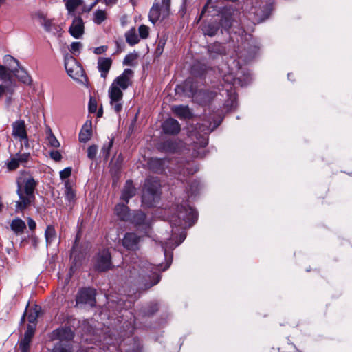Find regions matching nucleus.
<instances>
[{"mask_svg": "<svg viewBox=\"0 0 352 352\" xmlns=\"http://www.w3.org/2000/svg\"><path fill=\"white\" fill-rule=\"evenodd\" d=\"M98 153V148L95 145L90 146L87 149V157L90 160L95 159Z\"/></svg>", "mask_w": 352, "mask_h": 352, "instance_id": "37998d69", "label": "nucleus"}, {"mask_svg": "<svg viewBox=\"0 0 352 352\" xmlns=\"http://www.w3.org/2000/svg\"><path fill=\"white\" fill-rule=\"evenodd\" d=\"M171 262H172V258H170L168 261H166V266L164 268H162V265H157V266L154 267L151 264H148V266L146 267V268L151 270V272L153 273V276H155V280L153 282H152L151 284H149L148 286H146V289L150 288L151 287L158 283V282L160 280V276L159 274H157V272L166 270V269H168L170 267Z\"/></svg>", "mask_w": 352, "mask_h": 352, "instance_id": "f3484780", "label": "nucleus"}, {"mask_svg": "<svg viewBox=\"0 0 352 352\" xmlns=\"http://www.w3.org/2000/svg\"><path fill=\"white\" fill-rule=\"evenodd\" d=\"M250 77L249 75L245 76V79L243 81L240 77L236 78L232 73L225 74L223 76V80L228 84L232 85H240L241 87L246 85L250 81Z\"/></svg>", "mask_w": 352, "mask_h": 352, "instance_id": "a211bd4d", "label": "nucleus"}, {"mask_svg": "<svg viewBox=\"0 0 352 352\" xmlns=\"http://www.w3.org/2000/svg\"><path fill=\"white\" fill-rule=\"evenodd\" d=\"M135 194V188H134L131 181H127L122 190L121 199L126 203H128L130 198Z\"/></svg>", "mask_w": 352, "mask_h": 352, "instance_id": "4be33fe9", "label": "nucleus"}, {"mask_svg": "<svg viewBox=\"0 0 352 352\" xmlns=\"http://www.w3.org/2000/svg\"><path fill=\"white\" fill-rule=\"evenodd\" d=\"M272 9V5L267 4L263 1L256 0L255 6L251 9V13L254 14V20L259 23L269 17Z\"/></svg>", "mask_w": 352, "mask_h": 352, "instance_id": "1a4fd4ad", "label": "nucleus"}, {"mask_svg": "<svg viewBox=\"0 0 352 352\" xmlns=\"http://www.w3.org/2000/svg\"><path fill=\"white\" fill-rule=\"evenodd\" d=\"M176 234V232L173 230V236L170 239H169L168 241L166 242L162 245V249L164 252L165 256H167V252L168 250H171L175 248L176 246H178L179 244H181L184 239H186V233L184 231H182L179 233V239L175 240V235Z\"/></svg>", "mask_w": 352, "mask_h": 352, "instance_id": "2eb2a0df", "label": "nucleus"}, {"mask_svg": "<svg viewBox=\"0 0 352 352\" xmlns=\"http://www.w3.org/2000/svg\"><path fill=\"white\" fill-rule=\"evenodd\" d=\"M190 82V80H186V83H185V87H187L188 86V84Z\"/></svg>", "mask_w": 352, "mask_h": 352, "instance_id": "0e129e2a", "label": "nucleus"}, {"mask_svg": "<svg viewBox=\"0 0 352 352\" xmlns=\"http://www.w3.org/2000/svg\"><path fill=\"white\" fill-rule=\"evenodd\" d=\"M125 36L127 43L131 45H135L139 42L138 36L134 28H132L130 30H129L126 33Z\"/></svg>", "mask_w": 352, "mask_h": 352, "instance_id": "c85d7f7f", "label": "nucleus"}, {"mask_svg": "<svg viewBox=\"0 0 352 352\" xmlns=\"http://www.w3.org/2000/svg\"><path fill=\"white\" fill-rule=\"evenodd\" d=\"M111 256L107 250L100 252L96 257L95 268L100 272L109 270L111 268Z\"/></svg>", "mask_w": 352, "mask_h": 352, "instance_id": "9b49d317", "label": "nucleus"}, {"mask_svg": "<svg viewBox=\"0 0 352 352\" xmlns=\"http://www.w3.org/2000/svg\"><path fill=\"white\" fill-rule=\"evenodd\" d=\"M115 214L122 221H129L131 219L129 208L125 204H117L115 207Z\"/></svg>", "mask_w": 352, "mask_h": 352, "instance_id": "412c9836", "label": "nucleus"}, {"mask_svg": "<svg viewBox=\"0 0 352 352\" xmlns=\"http://www.w3.org/2000/svg\"><path fill=\"white\" fill-rule=\"evenodd\" d=\"M227 106H230V104L228 103L226 104ZM236 107V97L235 96H232L231 98V104H230V109H234Z\"/></svg>", "mask_w": 352, "mask_h": 352, "instance_id": "4d7b16f0", "label": "nucleus"}, {"mask_svg": "<svg viewBox=\"0 0 352 352\" xmlns=\"http://www.w3.org/2000/svg\"><path fill=\"white\" fill-rule=\"evenodd\" d=\"M84 23L81 17L75 16L69 32L70 34L76 38H79L84 34Z\"/></svg>", "mask_w": 352, "mask_h": 352, "instance_id": "ddd939ff", "label": "nucleus"}, {"mask_svg": "<svg viewBox=\"0 0 352 352\" xmlns=\"http://www.w3.org/2000/svg\"><path fill=\"white\" fill-rule=\"evenodd\" d=\"M102 113V110H101V109H100V110H99V111L98 112V117L101 116Z\"/></svg>", "mask_w": 352, "mask_h": 352, "instance_id": "680f3d73", "label": "nucleus"}, {"mask_svg": "<svg viewBox=\"0 0 352 352\" xmlns=\"http://www.w3.org/2000/svg\"><path fill=\"white\" fill-rule=\"evenodd\" d=\"M54 336H56L60 340V343L55 346L52 352H71L69 346L61 344L63 341H68L73 338L74 333L70 328L58 329L54 332Z\"/></svg>", "mask_w": 352, "mask_h": 352, "instance_id": "423d86ee", "label": "nucleus"}, {"mask_svg": "<svg viewBox=\"0 0 352 352\" xmlns=\"http://www.w3.org/2000/svg\"><path fill=\"white\" fill-rule=\"evenodd\" d=\"M197 171V168L196 166L192 167V166L191 164H187L183 168L182 170H181L179 173L178 179L180 180H183V178L182 176V174L184 175V177L186 175V173H187V175H192V174L195 173Z\"/></svg>", "mask_w": 352, "mask_h": 352, "instance_id": "473e14b6", "label": "nucleus"}, {"mask_svg": "<svg viewBox=\"0 0 352 352\" xmlns=\"http://www.w3.org/2000/svg\"><path fill=\"white\" fill-rule=\"evenodd\" d=\"M95 290L92 289H82L79 291L76 296V304H88L90 306L95 305Z\"/></svg>", "mask_w": 352, "mask_h": 352, "instance_id": "f8f14e48", "label": "nucleus"}, {"mask_svg": "<svg viewBox=\"0 0 352 352\" xmlns=\"http://www.w3.org/2000/svg\"><path fill=\"white\" fill-rule=\"evenodd\" d=\"M45 235L47 245H50L56 238V233L54 228L51 226H47V228L45 230Z\"/></svg>", "mask_w": 352, "mask_h": 352, "instance_id": "c756f323", "label": "nucleus"}, {"mask_svg": "<svg viewBox=\"0 0 352 352\" xmlns=\"http://www.w3.org/2000/svg\"><path fill=\"white\" fill-rule=\"evenodd\" d=\"M170 0H162L161 2L153 5L149 12V20L155 24L160 20H163L170 14Z\"/></svg>", "mask_w": 352, "mask_h": 352, "instance_id": "20e7f679", "label": "nucleus"}, {"mask_svg": "<svg viewBox=\"0 0 352 352\" xmlns=\"http://www.w3.org/2000/svg\"><path fill=\"white\" fill-rule=\"evenodd\" d=\"M173 112L179 118H189L191 116V113L187 106L178 105L173 106L171 108Z\"/></svg>", "mask_w": 352, "mask_h": 352, "instance_id": "b1692460", "label": "nucleus"}, {"mask_svg": "<svg viewBox=\"0 0 352 352\" xmlns=\"http://www.w3.org/2000/svg\"><path fill=\"white\" fill-rule=\"evenodd\" d=\"M98 3V1H96L94 3L91 4V6H90V8L87 10V11H89L92 9L93 7H94Z\"/></svg>", "mask_w": 352, "mask_h": 352, "instance_id": "052dcab7", "label": "nucleus"}, {"mask_svg": "<svg viewBox=\"0 0 352 352\" xmlns=\"http://www.w3.org/2000/svg\"><path fill=\"white\" fill-rule=\"evenodd\" d=\"M12 74H14L19 80L25 84H29L31 82L30 76L19 65L16 66L12 69Z\"/></svg>", "mask_w": 352, "mask_h": 352, "instance_id": "5701e85b", "label": "nucleus"}, {"mask_svg": "<svg viewBox=\"0 0 352 352\" xmlns=\"http://www.w3.org/2000/svg\"><path fill=\"white\" fill-rule=\"evenodd\" d=\"M111 64L112 60L110 58H99L98 61V68L101 73V76L102 78H106Z\"/></svg>", "mask_w": 352, "mask_h": 352, "instance_id": "aec40b11", "label": "nucleus"}, {"mask_svg": "<svg viewBox=\"0 0 352 352\" xmlns=\"http://www.w3.org/2000/svg\"><path fill=\"white\" fill-rule=\"evenodd\" d=\"M206 6L204 8V10H203V11H202L201 14H203L204 12H205V10H206Z\"/></svg>", "mask_w": 352, "mask_h": 352, "instance_id": "69168bd1", "label": "nucleus"}, {"mask_svg": "<svg viewBox=\"0 0 352 352\" xmlns=\"http://www.w3.org/2000/svg\"><path fill=\"white\" fill-rule=\"evenodd\" d=\"M218 30V25L213 23H208V25H206L203 28L204 34L210 36H214L217 33Z\"/></svg>", "mask_w": 352, "mask_h": 352, "instance_id": "72a5a7b5", "label": "nucleus"}, {"mask_svg": "<svg viewBox=\"0 0 352 352\" xmlns=\"http://www.w3.org/2000/svg\"><path fill=\"white\" fill-rule=\"evenodd\" d=\"M82 44L80 42H73L71 44L69 50L72 54H76V53H79Z\"/></svg>", "mask_w": 352, "mask_h": 352, "instance_id": "a18cd8bd", "label": "nucleus"}, {"mask_svg": "<svg viewBox=\"0 0 352 352\" xmlns=\"http://www.w3.org/2000/svg\"><path fill=\"white\" fill-rule=\"evenodd\" d=\"M164 161L161 159H151L148 165L151 168L153 169L155 172H158L162 169V165Z\"/></svg>", "mask_w": 352, "mask_h": 352, "instance_id": "c9c22d12", "label": "nucleus"}, {"mask_svg": "<svg viewBox=\"0 0 352 352\" xmlns=\"http://www.w3.org/2000/svg\"><path fill=\"white\" fill-rule=\"evenodd\" d=\"M140 237L134 233H126L122 240V245L130 250H136L139 248Z\"/></svg>", "mask_w": 352, "mask_h": 352, "instance_id": "4468645a", "label": "nucleus"}, {"mask_svg": "<svg viewBox=\"0 0 352 352\" xmlns=\"http://www.w3.org/2000/svg\"><path fill=\"white\" fill-rule=\"evenodd\" d=\"M221 25L223 28L228 29L229 28H230L232 24L230 20L226 17L221 19Z\"/></svg>", "mask_w": 352, "mask_h": 352, "instance_id": "864d4df0", "label": "nucleus"}, {"mask_svg": "<svg viewBox=\"0 0 352 352\" xmlns=\"http://www.w3.org/2000/svg\"><path fill=\"white\" fill-rule=\"evenodd\" d=\"M218 124H214L212 125L211 123L209 125H204L199 126V130L203 133L199 138V142H195L194 144V152L193 155L195 157H204L206 155L205 147L208 145V134L212 131Z\"/></svg>", "mask_w": 352, "mask_h": 352, "instance_id": "39448f33", "label": "nucleus"}, {"mask_svg": "<svg viewBox=\"0 0 352 352\" xmlns=\"http://www.w3.org/2000/svg\"><path fill=\"white\" fill-rule=\"evenodd\" d=\"M47 140L50 144V145L54 148H58L60 146V143L58 141V140L56 138V137L52 134L50 133L47 136Z\"/></svg>", "mask_w": 352, "mask_h": 352, "instance_id": "79ce46f5", "label": "nucleus"}, {"mask_svg": "<svg viewBox=\"0 0 352 352\" xmlns=\"http://www.w3.org/2000/svg\"><path fill=\"white\" fill-rule=\"evenodd\" d=\"M71 173L72 168L69 167L65 168V169L60 172V177L61 179H65L71 175Z\"/></svg>", "mask_w": 352, "mask_h": 352, "instance_id": "de8ad7c7", "label": "nucleus"}, {"mask_svg": "<svg viewBox=\"0 0 352 352\" xmlns=\"http://www.w3.org/2000/svg\"><path fill=\"white\" fill-rule=\"evenodd\" d=\"M107 19V13L104 10H97L94 13L93 21L100 25Z\"/></svg>", "mask_w": 352, "mask_h": 352, "instance_id": "cd10ccee", "label": "nucleus"}, {"mask_svg": "<svg viewBox=\"0 0 352 352\" xmlns=\"http://www.w3.org/2000/svg\"><path fill=\"white\" fill-rule=\"evenodd\" d=\"M30 157L29 153L17 154L6 163L7 168L9 170H16L20 164L25 163Z\"/></svg>", "mask_w": 352, "mask_h": 352, "instance_id": "dca6fc26", "label": "nucleus"}, {"mask_svg": "<svg viewBox=\"0 0 352 352\" xmlns=\"http://www.w3.org/2000/svg\"><path fill=\"white\" fill-rule=\"evenodd\" d=\"M28 225L29 228L31 230H34L36 228V222L31 218H28Z\"/></svg>", "mask_w": 352, "mask_h": 352, "instance_id": "6e6d98bb", "label": "nucleus"}, {"mask_svg": "<svg viewBox=\"0 0 352 352\" xmlns=\"http://www.w3.org/2000/svg\"><path fill=\"white\" fill-rule=\"evenodd\" d=\"M6 0H0V6H1L4 3Z\"/></svg>", "mask_w": 352, "mask_h": 352, "instance_id": "e2e57ef3", "label": "nucleus"}, {"mask_svg": "<svg viewBox=\"0 0 352 352\" xmlns=\"http://www.w3.org/2000/svg\"><path fill=\"white\" fill-rule=\"evenodd\" d=\"M69 14L74 15L75 10L82 4V0H65Z\"/></svg>", "mask_w": 352, "mask_h": 352, "instance_id": "bb28decb", "label": "nucleus"}, {"mask_svg": "<svg viewBox=\"0 0 352 352\" xmlns=\"http://www.w3.org/2000/svg\"><path fill=\"white\" fill-rule=\"evenodd\" d=\"M12 136L20 141L21 146L25 148L30 147L26 131L25 124L23 120H17L12 123Z\"/></svg>", "mask_w": 352, "mask_h": 352, "instance_id": "6e6552de", "label": "nucleus"}, {"mask_svg": "<svg viewBox=\"0 0 352 352\" xmlns=\"http://www.w3.org/2000/svg\"><path fill=\"white\" fill-rule=\"evenodd\" d=\"M139 34L140 36L142 38H146L148 36L149 34V28L145 25H141L139 28Z\"/></svg>", "mask_w": 352, "mask_h": 352, "instance_id": "a19ab883", "label": "nucleus"}, {"mask_svg": "<svg viewBox=\"0 0 352 352\" xmlns=\"http://www.w3.org/2000/svg\"><path fill=\"white\" fill-rule=\"evenodd\" d=\"M3 61L4 63H8L9 65H10L11 63H15L16 66L19 67V61L10 55H6L3 57Z\"/></svg>", "mask_w": 352, "mask_h": 352, "instance_id": "8fccbe9b", "label": "nucleus"}, {"mask_svg": "<svg viewBox=\"0 0 352 352\" xmlns=\"http://www.w3.org/2000/svg\"><path fill=\"white\" fill-rule=\"evenodd\" d=\"M40 311V307L38 306H35L33 309H30L29 313L28 314V320L30 324L35 325L37 318L38 316V314Z\"/></svg>", "mask_w": 352, "mask_h": 352, "instance_id": "2f4dec72", "label": "nucleus"}, {"mask_svg": "<svg viewBox=\"0 0 352 352\" xmlns=\"http://www.w3.org/2000/svg\"><path fill=\"white\" fill-rule=\"evenodd\" d=\"M12 69H8L0 65V79L2 80H10L12 77Z\"/></svg>", "mask_w": 352, "mask_h": 352, "instance_id": "f704fd0d", "label": "nucleus"}, {"mask_svg": "<svg viewBox=\"0 0 352 352\" xmlns=\"http://www.w3.org/2000/svg\"><path fill=\"white\" fill-rule=\"evenodd\" d=\"M107 47L104 46V45L100 46V47H96L94 49V52L96 54H101L107 50Z\"/></svg>", "mask_w": 352, "mask_h": 352, "instance_id": "5fc2aeb1", "label": "nucleus"}, {"mask_svg": "<svg viewBox=\"0 0 352 352\" xmlns=\"http://www.w3.org/2000/svg\"><path fill=\"white\" fill-rule=\"evenodd\" d=\"M50 157L56 162H58L61 160L62 155L58 151H52L50 152Z\"/></svg>", "mask_w": 352, "mask_h": 352, "instance_id": "603ef678", "label": "nucleus"}, {"mask_svg": "<svg viewBox=\"0 0 352 352\" xmlns=\"http://www.w3.org/2000/svg\"><path fill=\"white\" fill-rule=\"evenodd\" d=\"M6 91V87L3 85H0V99L3 96Z\"/></svg>", "mask_w": 352, "mask_h": 352, "instance_id": "bf43d9fd", "label": "nucleus"}, {"mask_svg": "<svg viewBox=\"0 0 352 352\" xmlns=\"http://www.w3.org/2000/svg\"><path fill=\"white\" fill-rule=\"evenodd\" d=\"M138 55L136 54H127L123 60V64L124 65H133L135 60H136Z\"/></svg>", "mask_w": 352, "mask_h": 352, "instance_id": "4c0bfd02", "label": "nucleus"}, {"mask_svg": "<svg viewBox=\"0 0 352 352\" xmlns=\"http://www.w3.org/2000/svg\"><path fill=\"white\" fill-rule=\"evenodd\" d=\"M36 186V181L28 173L21 174L17 179L16 193L19 200L16 201L15 204L16 212H23L34 203Z\"/></svg>", "mask_w": 352, "mask_h": 352, "instance_id": "f03ea898", "label": "nucleus"}, {"mask_svg": "<svg viewBox=\"0 0 352 352\" xmlns=\"http://www.w3.org/2000/svg\"><path fill=\"white\" fill-rule=\"evenodd\" d=\"M65 67L68 75L74 80H79L83 76L84 71L81 65L72 56L65 58Z\"/></svg>", "mask_w": 352, "mask_h": 352, "instance_id": "9d476101", "label": "nucleus"}, {"mask_svg": "<svg viewBox=\"0 0 352 352\" xmlns=\"http://www.w3.org/2000/svg\"><path fill=\"white\" fill-rule=\"evenodd\" d=\"M118 0H104V3L107 6H112L117 3Z\"/></svg>", "mask_w": 352, "mask_h": 352, "instance_id": "13d9d810", "label": "nucleus"}, {"mask_svg": "<svg viewBox=\"0 0 352 352\" xmlns=\"http://www.w3.org/2000/svg\"><path fill=\"white\" fill-rule=\"evenodd\" d=\"M197 212L184 202L177 207V214L173 215L170 221L171 226L185 229L192 226L197 219Z\"/></svg>", "mask_w": 352, "mask_h": 352, "instance_id": "7ed1b4c3", "label": "nucleus"}, {"mask_svg": "<svg viewBox=\"0 0 352 352\" xmlns=\"http://www.w3.org/2000/svg\"><path fill=\"white\" fill-rule=\"evenodd\" d=\"M65 198L69 202L74 201L76 197V192L73 190L68 180L65 182Z\"/></svg>", "mask_w": 352, "mask_h": 352, "instance_id": "a878e982", "label": "nucleus"}, {"mask_svg": "<svg viewBox=\"0 0 352 352\" xmlns=\"http://www.w3.org/2000/svg\"><path fill=\"white\" fill-rule=\"evenodd\" d=\"M133 72L126 69L123 73L118 76L111 83L108 90L109 104L115 112L120 113L123 108V91L126 90L131 84Z\"/></svg>", "mask_w": 352, "mask_h": 352, "instance_id": "f257e3e1", "label": "nucleus"}, {"mask_svg": "<svg viewBox=\"0 0 352 352\" xmlns=\"http://www.w3.org/2000/svg\"><path fill=\"white\" fill-rule=\"evenodd\" d=\"M160 187V182L157 178L151 177L146 180L143 190L142 201H151L154 200Z\"/></svg>", "mask_w": 352, "mask_h": 352, "instance_id": "0eeeda50", "label": "nucleus"}, {"mask_svg": "<svg viewBox=\"0 0 352 352\" xmlns=\"http://www.w3.org/2000/svg\"><path fill=\"white\" fill-rule=\"evenodd\" d=\"M146 216L142 212H138L133 217L132 221L136 225H141L145 221Z\"/></svg>", "mask_w": 352, "mask_h": 352, "instance_id": "e433bc0d", "label": "nucleus"}, {"mask_svg": "<svg viewBox=\"0 0 352 352\" xmlns=\"http://www.w3.org/2000/svg\"><path fill=\"white\" fill-rule=\"evenodd\" d=\"M41 23L46 31L50 32L52 30L54 24L52 20L43 17Z\"/></svg>", "mask_w": 352, "mask_h": 352, "instance_id": "ea45409f", "label": "nucleus"}, {"mask_svg": "<svg viewBox=\"0 0 352 352\" xmlns=\"http://www.w3.org/2000/svg\"><path fill=\"white\" fill-rule=\"evenodd\" d=\"M10 226L11 229L17 234L23 233L26 228L25 222L20 219H14Z\"/></svg>", "mask_w": 352, "mask_h": 352, "instance_id": "393cba45", "label": "nucleus"}, {"mask_svg": "<svg viewBox=\"0 0 352 352\" xmlns=\"http://www.w3.org/2000/svg\"><path fill=\"white\" fill-rule=\"evenodd\" d=\"M97 110V102L95 99L90 98L89 102V111L90 113H95Z\"/></svg>", "mask_w": 352, "mask_h": 352, "instance_id": "09e8293b", "label": "nucleus"}, {"mask_svg": "<svg viewBox=\"0 0 352 352\" xmlns=\"http://www.w3.org/2000/svg\"><path fill=\"white\" fill-rule=\"evenodd\" d=\"M163 130L166 133L177 134L180 131L179 122L173 118L167 119L162 125Z\"/></svg>", "mask_w": 352, "mask_h": 352, "instance_id": "6ab92c4d", "label": "nucleus"}, {"mask_svg": "<svg viewBox=\"0 0 352 352\" xmlns=\"http://www.w3.org/2000/svg\"><path fill=\"white\" fill-rule=\"evenodd\" d=\"M35 325L29 324L27 327V330L25 333L24 338L32 340V338L34 333Z\"/></svg>", "mask_w": 352, "mask_h": 352, "instance_id": "49530a36", "label": "nucleus"}, {"mask_svg": "<svg viewBox=\"0 0 352 352\" xmlns=\"http://www.w3.org/2000/svg\"><path fill=\"white\" fill-rule=\"evenodd\" d=\"M164 149L166 151L168 152H174L175 150V146H173V144L170 141H166L164 143Z\"/></svg>", "mask_w": 352, "mask_h": 352, "instance_id": "3c124183", "label": "nucleus"}, {"mask_svg": "<svg viewBox=\"0 0 352 352\" xmlns=\"http://www.w3.org/2000/svg\"><path fill=\"white\" fill-rule=\"evenodd\" d=\"M112 144L113 140H111L107 145H104L102 148V154L105 160H107L109 157V151L112 146Z\"/></svg>", "mask_w": 352, "mask_h": 352, "instance_id": "c03bdc74", "label": "nucleus"}, {"mask_svg": "<svg viewBox=\"0 0 352 352\" xmlns=\"http://www.w3.org/2000/svg\"><path fill=\"white\" fill-rule=\"evenodd\" d=\"M30 342L31 340L26 338H23L21 340L19 344V348L21 352H29Z\"/></svg>", "mask_w": 352, "mask_h": 352, "instance_id": "58836bf2", "label": "nucleus"}, {"mask_svg": "<svg viewBox=\"0 0 352 352\" xmlns=\"http://www.w3.org/2000/svg\"><path fill=\"white\" fill-rule=\"evenodd\" d=\"M91 137V129L87 126H83L79 133V140L82 142H86L90 140Z\"/></svg>", "mask_w": 352, "mask_h": 352, "instance_id": "7c9ffc66", "label": "nucleus"}]
</instances>
